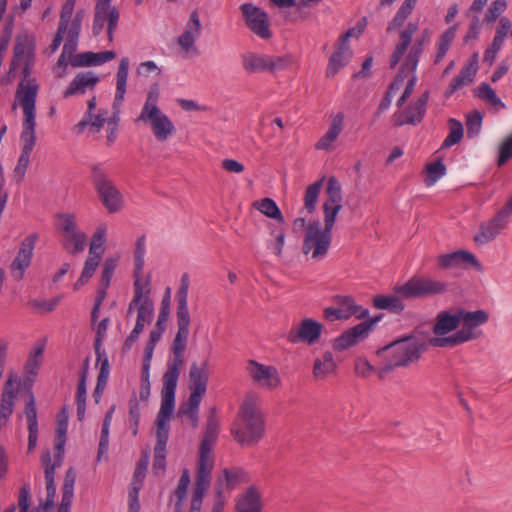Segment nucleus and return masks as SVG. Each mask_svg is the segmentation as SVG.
<instances>
[{
  "instance_id": "f257e3e1",
  "label": "nucleus",
  "mask_w": 512,
  "mask_h": 512,
  "mask_svg": "<svg viewBox=\"0 0 512 512\" xmlns=\"http://www.w3.org/2000/svg\"><path fill=\"white\" fill-rule=\"evenodd\" d=\"M431 346L416 335L410 334L392 341L388 345L377 350L380 358V367L377 369L378 377L382 380L389 373L398 368H408L416 364L423 353Z\"/></svg>"
},
{
  "instance_id": "f03ea898",
  "label": "nucleus",
  "mask_w": 512,
  "mask_h": 512,
  "mask_svg": "<svg viewBox=\"0 0 512 512\" xmlns=\"http://www.w3.org/2000/svg\"><path fill=\"white\" fill-rule=\"evenodd\" d=\"M219 423L212 410L208 416L205 431L199 447L197 475L189 512H200L205 492L210 486L213 458L211 451L218 439Z\"/></svg>"
},
{
  "instance_id": "7ed1b4c3",
  "label": "nucleus",
  "mask_w": 512,
  "mask_h": 512,
  "mask_svg": "<svg viewBox=\"0 0 512 512\" xmlns=\"http://www.w3.org/2000/svg\"><path fill=\"white\" fill-rule=\"evenodd\" d=\"M258 401L259 397L256 393H247L231 427L234 439L241 446H254L264 436L265 420L258 407Z\"/></svg>"
},
{
  "instance_id": "20e7f679",
  "label": "nucleus",
  "mask_w": 512,
  "mask_h": 512,
  "mask_svg": "<svg viewBox=\"0 0 512 512\" xmlns=\"http://www.w3.org/2000/svg\"><path fill=\"white\" fill-rule=\"evenodd\" d=\"M209 375L207 372V361L201 366L192 363L189 370V390L190 395L185 403H182L178 409V415L187 416L193 427L198 425V411L201 400L207 390Z\"/></svg>"
},
{
  "instance_id": "39448f33",
  "label": "nucleus",
  "mask_w": 512,
  "mask_h": 512,
  "mask_svg": "<svg viewBox=\"0 0 512 512\" xmlns=\"http://www.w3.org/2000/svg\"><path fill=\"white\" fill-rule=\"evenodd\" d=\"M460 321L463 323V328L448 337H431L429 343L433 347H455L467 341L477 338V335L472 330L480 325L485 324L489 315L484 310L467 311L459 309Z\"/></svg>"
},
{
  "instance_id": "423d86ee",
  "label": "nucleus",
  "mask_w": 512,
  "mask_h": 512,
  "mask_svg": "<svg viewBox=\"0 0 512 512\" xmlns=\"http://www.w3.org/2000/svg\"><path fill=\"white\" fill-rule=\"evenodd\" d=\"M36 115H34L33 99L30 95L25 96L23 101V121L20 140L22 151L15 167V172L24 176L30 162V155L36 144Z\"/></svg>"
},
{
  "instance_id": "0eeeda50",
  "label": "nucleus",
  "mask_w": 512,
  "mask_h": 512,
  "mask_svg": "<svg viewBox=\"0 0 512 512\" xmlns=\"http://www.w3.org/2000/svg\"><path fill=\"white\" fill-rule=\"evenodd\" d=\"M188 289H189V276L187 273H184L180 280V286L176 293V301H177V326L178 330L175 335V338L172 342L171 350L172 352L184 353L187 340L189 336V326H190V314L188 310Z\"/></svg>"
},
{
  "instance_id": "6e6552de",
  "label": "nucleus",
  "mask_w": 512,
  "mask_h": 512,
  "mask_svg": "<svg viewBox=\"0 0 512 512\" xmlns=\"http://www.w3.org/2000/svg\"><path fill=\"white\" fill-rule=\"evenodd\" d=\"M90 169L92 185L104 207L110 213L120 211L123 206V197L107 171L101 164H92Z\"/></svg>"
},
{
  "instance_id": "1a4fd4ad",
  "label": "nucleus",
  "mask_w": 512,
  "mask_h": 512,
  "mask_svg": "<svg viewBox=\"0 0 512 512\" xmlns=\"http://www.w3.org/2000/svg\"><path fill=\"white\" fill-rule=\"evenodd\" d=\"M241 64L247 74L265 72L273 74L287 69L292 64V57L245 52L241 55Z\"/></svg>"
},
{
  "instance_id": "9d476101",
  "label": "nucleus",
  "mask_w": 512,
  "mask_h": 512,
  "mask_svg": "<svg viewBox=\"0 0 512 512\" xmlns=\"http://www.w3.org/2000/svg\"><path fill=\"white\" fill-rule=\"evenodd\" d=\"M331 240V231L322 229L320 222L317 220L310 221L306 229L302 251L304 254L312 252L313 259H322L328 253Z\"/></svg>"
},
{
  "instance_id": "9b49d317",
  "label": "nucleus",
  "mask_w": 512,
  "mask_h": 512,
  "mask_svg": "<svg viewBox=\"0 0 512 512\" xmlns=\"http://www.w3.org/2000/svg\"><path fill=\"white\" fill-rule=\"evenodd\" d=\"M59 230L62 232V245L73 255L84 251L87 236L78 229L76 217L72 213L57 214Z\"/></svg>"
},
{
  "instance_id": "f8f14e48",
  "label": "nucleus",
  "mask_w": 512,
  "mask_h": 512,
  "mask_svg": "<svg viewBox=\"0 0 512 512\" xmlns=\"http://www.w3.org/2000/svg\"><path fill=\"white\" fill-rule=\"evenodd\" d=\"M394 291L406 299L423 298L446 291V284L425 277H412L406 283L396 286Z\"/></svg>"
},
{
  "instance_id": "ddd939ff",
  "label": "nucleus",
  "mask_w": 512,
  "mask_h": 512,
  "mask_svg": "<svg viewBox=\"0 0 512 512\" xmlns=\"http://www.w3.org/2000/svg\"><path fill=\"white\" fill-rule=\"evenodd\" d=\"M239 9L245 25L253 34L264 40L273 36L266 11L253 3H244Z\"/></svg>"
},
{
  "instance_id": "4468645a",
  "label": "nucleus",
  "mask_w": 512,
  "mask_h": 512,
  "mask_svg": "<svg viewBox=\"0 0 512 512\" xmlns=\"http://www.w3.org/2000/svg\"><path fill=\"white\" fill-rule=\"evenodd\" d=\"M380 318L381 316H376L349 328L334 340L333 349L342 352L364 340Z\"/></svg>"
},
{
  "instance_id": "2eb2a0df",
  "label": "nucleus",
  "mask_w": 512,
  "mask_h": 512,
  "mask_svg": "<svg viewBox=\"0 0 512 512\" xmlns=\"http://www.w3.org/2000/svg\"><path fill=\"white\" fill-rule=\"evenodd\" d=\"M326 194L327 199L323 204L324 229L332 232L336 217L342 208L341 184L334 176L328 179Z\"/></svg>"
},
{
  "instance_id": "dca6fc26",
  "label": "nucleus",
  "mask_w": 512,
  "mask_h": 512,
  "mask_svg": "<svg viewBox=\"0 0 512 512\" xmlns=\"http://www.w3.org/2000/svg\"><path fill=\"white\" fill-rule=\"evenodd\" d=\"M20 64L23 65L22 69V81L20 82L18 89L16 91L15 102H18L20 106L23 108V101L25 96L30 95L33 99V107H34V115H36V98L38 93V84L36 78L31 77L34 65H35V57H30L27 60L21 61ZM16 108V103L13 104V109Z\"/></svg>"
},
{
  "instance_id": "f3484780",
  "label": "nucleus",
  "mask_w": 512,
  "mask_h": 512,
  "mask_svg": "<svg viewBox=\"0 0 512 512\" xmlns=\"http://www.w3.org/2000/svg\"><path fill=\"white\" fill-rule=\"evenodd\" d=\"M246 370L253 382L260 387L273 390L281 385L279 373L274 366L263 365L255 360H249Z\"/></svg>"
},
{
  "instance_id": "a211bd4d",
  "label": "nucleus",
  "mask_w": 512,
  "mask_h": 512,
  "mask_svg": "<svg viewBox=\"0 0 512 512\" xmlns=\"http://www.w3.org/2000/svg\"><path fill=\"white\" fill-rule=\"evenodd\" d=\"M137 121L148 122L158 141H166L175 131L172 121L160 108H152L148 113H140Z\"/></svg>"
},
{
  "instance_id": "6ab92c4d",
  "label": "nucleus",
  "mask_w": 512,
  "mask_h": 512,
  "mask_svg": "<svg viewBox=\"0 0 512 512\" xmlns=\"http://www.w3.org/2000/svg\"><path fill=\"white\" fill-rule=\"evenodd\" d=\"M323 326L312 318L303 319L297 327H293L287 334V340L290 343L305 342L309 345L318 341L321 336Z\"/></svg>"
},
{
  "instance_id": "aec40b11",
  "label": "nucleus",
  "mask_w": 512,
  "mask_h": 512,
  "mask_svg": "<svg viewBox=\"0 0 512 512\" xmlns=\"http://www.w3.org/2000/svg\"><path fill=\"white\" fill-rule=\"evenodd\" d=\"M36 240V234L27 236L22 241L15 259L10 264L11 276L16 281H19L23 278L25 270L30 266Z\"/></svg>"
},
{
  "instance_id": "412c9836",
  "label": "nucleus",
  "mask_w": 512,
  "mask_h": 512,
  "mask_svg": "<svg viewBox=\"0 0 512 512\" xmlns=\"http://www.w3.org/2000/svg\"><path fill=\"white\" fill-rule=\"evenodd\" d=\"M175 399L161 396V407L157 414V431L155 447L166 448L169 438V420L173 413Z\"/></svg>"
},
{
  "instance_id": "4be33fe9",
  "label": "nucleus",
  "mask_w": 512,
  "mask_h": 512,
  "mask_svg": "<svg viewBox=\"0 0 512 512\" xmlns=\"http://www.w3.org/2000/svg\"><path fill=\"white\" fill-rule=\"evenodd\" d=\"M173 359L168 362L162 382L161 396L174 398L177 382L181 373V367L184 364V353L172 352Z\"/></svg>"
},
{
  "instance_id": "5701e85b",
  "label": "nucleus",
  "mask_w": 512,
  "mask_h": 512,
  "mask_svg": "<svg viewBox=\"0 0 512 512\" xmlns=\"http://www.w3.org/2000/svg\"><path fill=\"white\" fill-rule=\"evenodd\" d=\"M429 96L430 93L428 90L423 92L422 95L414 104H411L408 107H406L402 114L395 118L394 124L396 126H403L405 124H419L426 113V107L427 102L429 100Z\"/></svg>"
},
{
  "instance_id": "b1692460",
  "label": "nucleus",
  "mask_w": 512,
  "mask_h": 512,
  "mask_svg": "<svg viewBox=\"0 0 512 512\" xmlns=\"http://www.w3.org/2000/svg\"><path fill=\"white\" fill-rule=\"evenodd\" d=\"M508 219L501 213H497L489 221L483 222L479 226V232L474 236V242L478 245H484L494 240L497 235L508 224Z\"/></svg>"
},
{
  "instance_id": "393cba45",
  "label": "nucleus",
  "mask_w": 512,
  "mask_h": 512,
  "mask_svg": "<svg viewBox=\"0 0 512 512\" xmlns=\"http://www.w3.org/2000/svg\"><path fill=\"white\" fill-rule=\"evenodd\" d=\"M262 510V494L257 486L251 485L244 492L237 495L235 512H262Z\"/></svg>"
},
{
  "instance_id": "a878e982",
  "label": "nucleus",
  "mask_w": 512,
  "mask_h": 512,
  "mask_svg": "<svg viewBox=\"0 0 512 512\" xmlns=\"http://www.w3.org/2000/svg\"><path fill=\"white\" fill-rule=\"evenodd\" d=\"M13 52V58L8 71L9 77H14L15 70L20 65L21 61L27 60L30 57H35L34 41L27 35L18 36L16 38Z\"/></svg>"
},
{
  "instance_id": "bb28decb",
  "label": "nucleus",
  "mask_w": 512,
  "mask_h": 512,
  "mask_svg": "<svg viewBox=\"0 0 512 512\" xmlns=\"http://www.w3.org/2000/svg\"><path fill=\"white\" fill-rule=\"evenodd\" d=\"M432 33L429 29H424L419 37L415 40L414 44L411 46V49L402 64V70H410L414 73L417 69L420 56L424 51V48L431 41Z\"/></svg>"
},
{
  "instance_id": "cd10ccee",
  "label": "nucleus",
  "mask_w": 512,
  "mask_h": 512,
  "mask_svg": "<svg viewBox=\"0 0 512 512\" xmlns=\"http://www.w3.org/2000/svg\"><path fill=\"white\" fill-rule=\"evenodd\" d=\"M99 77L92 71L80 72L70 82L63 95L68 98L77 94H84L87 90H92L99 82Z\"/></svg>"
},
{
  "instance_id": "c85d7f7f",
  "label": "nucleus",
  "mask_w": 512,
  "mask_h": 512,
  "mask_svg": "<svg viewBox=\"0 0 512 512\" xmlns=\"http://www.w3.org/2000/svg\"><path fill=\"white\" fill-rule=\"evenodd\" d=\"M461 263H468L478 271L482 270V265L475 255L466 250H458L452 253L442 254L438 257V265L444 269L456 267Z\"/></svg>"
},
{
  "instance_id": "c756f323",
  "label": "nucleus",
  "mask_w": 512,
  "mask_h": 512,
  "mask_svg": "<svg viewBox=\"0 0 512 512\" xmlns=\"http://www.w3.org/2000/svg\"><path fill=\"white\" fill-rule=\"evenodd\" d=\"M460 322L459 309L453 314L447 310H443L437 314L432 331L437 336L447 337L446 335L448 333L459 327Z\"/></svg>"
},
{
  "instance_id": "7c9ffc66",
  "label": "nucleus",
  "mask_w": 512,
  "mask_h": 512,
  "mask_svg": "<svg viewBox=\"0 0 512 512\" xmlns=\"http://www.w3.org/2000/svg\"><path fill=\"white\" fill-rule=\"evenodd\" d=\"M116 57L114 51H102L98 53L83 52L74 55L70 59V64L73 67H91L104 64L113 60Z\"/></svg>"
},
{
  "instance_id": "2f4dec72",
  "label": "nucleus",
  "mask_w": 512,
  "mask_h": 512,
  "mask_svg": "<svg viewBox=\"0 0 512 512\" xmlns=\"http://www.w3.org/2000/svg\"><path fill=\"white\" fill-rule=\"evenodd\" d=\"M201 29L199 14L194 10L190 14L184 32L178 37L180 47L185 51H189L193 47L196 38L200 35Z\"/></svg>"
},
{
  "instance_id": "473e14b6",
  "label": "nucleus",
  "mask_w": 512,
  "mask_h": 512,
  "mask_svg": "<svg viewBox=\"0 0 512 512\" xmlns=\"http://www.w3.org/2000/svg\"><path fill=\"white\" fill-rule=\"evenodd\" d=\"M418 29V24L409 22L404 30L400 32L399 43L396 45L391 57L390 67L395 68L412 42L413 35Z\"/></svg>"
},
{
  "instance_id": "72a5a7b5",
  "label": "nucleus",
  "mask_w": 512,
  "mask_h": 512,
  "mask_svg": "<svg viewBox=\"0 0 512 512\" xmlns=\"http://www.w3.org/2000/svg\"><path fill=\"white\" fill-rule=\"evenodd\" d=\"M352 51L348 45L340 44L337 51L334 52L326 70V76L334 77L351 59Z\"/></svg>"
},
{
  "instance_id": "f704fd0d",
  "label": "nucleus",
  "mask_w": 512,
  "mask_h": 512,
  "mask_svg": "<svg viewBox=\"0 0 512 512\" xmlns=\"http://www.w3.org/2000/svg\"><path fill=\"white\" fill-rule=\"evenodd\" d=\"M337 371V364L334 361L333 354L326 351L321 358L314 361L313 376L316 380H324Z\"/></svg>"
},
{
  "instance_id": "c9c22d12",
  "label": "nucleus",
  "mask_w": 512,
  "mask_h": 512,
  "mask_svg": "<svg viewBox=\"0 0 512 512\" xmlns=\"http://www.w3.org/2000/svg\"><path fill=\"white\" fill-rule=\"evenodd\" d=\"M344 115L338 113L332 120L328 131L318 140L315 145L317 150H327L343 130Z\"/></svg>"
},
{
  "instance_id": "e433bc0d",
  "label": "nucleus",
  "mask_w": 512,
  "mask_h": 512,
  "mask_svg": "<svg viewBox=\"0 0 512 512\" xmlns=\"http://www.w3.org/2000/svg\"><path fill=\"white\" fill-rule=\"evenodd\" d=\"M134 296L131 302L128 305L126 316L130 317L134 310L138 311L141 304H143L144 300H148L150 293V277L148 276L145 281L143 280H134L133 284Z\"/></svg>"
},
{
  "instance_id": "4c0bfd02",
  "label": "nucleus",
  "mask_w": 512,
  "mask_h": 512,
  "mask_svg": "<svg viewBox=\"0 0 512 512\" xmlns=\"http://www.w3.org/2000/svg\"><path fill=\"white\" fill-rule=\"evenodd\" d=\"M129 72V59L123 57L120 60L117 75H116V93L114 98V106L121 105L126 93V85Z\"/></svg>"
},
{
  "instance_id": "58836bf2",
  "label": "nucleus",
  "mask_w": 512,
  "mask_h": 512,
  "mask_svg": "<svg viewBox=\"0 0 512 512\" xmlns=\"http://www.w3.org/2000/svg\"><path fill=\"white\" fill-rule=\"evenodd\" d=\"M457 28L458 24H454L440 35L437 43V53L435 55L434 64H438L444 59L456 37Z\"/></svg>"
},
{
  "instance_id": "ea45409f",
  "label": "nucleus",
  "mask_w": 512,
  "mask_h": 512,
  "mask_svg": "<svg viewBox=\"0 0 512 512\" xmlns=\"http://www.w3.org/2000/svg\"><path fill=\"white\" fill-rule=\"evenodd\" d=\"M218 479L222 480V484L225 482L226 488L228 490H232L238 485L248 482L249 476L244 470L240 468H224L222 470V477H219Z\"/></svg>"
},
{
  "instance_id": "a19ab883",
  "label": "nucleus",
  "mask_w": 512,
  "mask_h": 512,
  "mask_svg": "<svg viewBox=\"0 0 512 512\" xmlns=\"http://www.w3.org/2000/svg\"><path fill=\"white\" fill-rule=\"evenodd\" d=\"M475 75L476 73L473 72V68H467L464 66L460 70L459 74L451 80L447 90L444 93L445 97H450L455 91H457L461 87L472 83Z\"/></svg>"
},
{
  "instance_id": "79ce46f5",
  "label": "nucleus",
  "mask_w": 512,
  "mask_h": 512,
  "mask_svg": "<svg viewBox=\"0 0 512 512\" xmlns=\"http://www.w3.org/2000/svg\"><path fill=\"white\" fill-rule=\"evenodd\" d=\"M373 304L377 309H385L392 313H401L405 305L395 295H377L373 299Z\"/></svg>"
},
{
  "instance_id": "37998d69",
  "label": "nucleus",
  "mask_w": 512,
  "mask_h": 512,
  "mask_svg": "<svg viewBox=\"0 0 512 512\" xmlns=\"http://www.w3.org/2000/svg\"><path fill=\"white\" fill-rule=\"evenodd\" d=\"M253 207L263 213L265 216L277 220L279 223H284L283 215L277 206L276 202L271 198H263L253 202Z\"/></svg>"
},
{
  "instance_id": "c03bdc74",
  "label": "nucleus",
  "mask_w": 512,
  "mask_h": 512,
  "mask_svg": "<svg viewBox=\"0 0 512 512\" xmlns=\"http://www.w3.org/2000/svg\"><path fill=\"white\" fill-rule=\"evenodd\" d=\"M145 241L146 236L141 235L136 240L135 250H134V272L133 277L134 280H142V272L145 264L144 256H145Z\"/></svg>"
},
{
  "instance_id": "a18cd8bd",
  "label": "nucleus",
  "mask_w": 512,
  "mask_h": 512,
  "mask_svg": "<svg viewBox=\"0 0 512 512\" xmlns=\"http://www.w3.org/2000/svg\"><path fill=\"white\" fill-rule=\"evenodd\" d=\"M448 125H449V134L445 138V140L443 141V143L441 145L442 149L450 148L451 146L459 143L461 141V139L463 138L464 129H463V125L460 121H458L454 118H451L448 121Z\"/></svg>"
},
{
  "instance_id": "49530a36",
  "label": "nucleus",
  "mask_w": 512,
  "mask_h": 512,
  "mask_svg": "<svg viewBox=\"0 0 512 512\" xmlns=\"http://www.w3.org/2000/svg\"><path fill=\"white\" fill-rule=\"evenodd\" d=\"M323 179H320L309 185L304 194V209L309 213H313L322 188Z\"/></svg>"
},
{
  "instance_id": "de8ad7c7",
  "label": "nucleus",
  "mask_w": 512,
  "mask_h": 512,
  "mask_svg": "<svg viewBox=\"0 0 512 512\" xmlns=\"http://www.w3.org/2000/svg\"><path fill=\"white\" fill-rule=\"evenodd\" d=\"M334 301L342 310H348L349 317L351 315H357L358 318L368 316V310L363 309L361 306H357L351 296H336Z\"/></svg>"
},
{
  "instance_id": "09e8293b",
  "label": "nucleus",
  "mask_w": 512,
  "mask_h": 512,
  "mask_svg": "<svg viewBox=\"0 0 512 512\" xmlns=\"http://www.w3.org/2000/svg\"><path fill=\"white\" fill-rule=\"evenodd\" d=\"M153 312L154 304L149 297L148 300H144L143 304H141V307H139L137 312L136 324L134 327L143 331L145 324L150 323L152 321Z\"/></svg>"
},
{
  "instance_id": "8fccbe9b",
  "label": "nucleus",
  "mask_w": 512,
  "mask_h": 512,
  "mask_svg": "<svg viewBox=\"0 0 512 512\" xmlns=\"http://www.w3.org/2000/svg\"><path fill=\"white\" fill-rule=\"evenodd\" d=\"M427 176L424 180L427 186L434 185L446 173V166L441 160L429 163L426 166Z\"/></svg>"
},
{
  "instance_id": "3c124183",
  "label": "nucleus",
  "mask_w": 512,
  "mask_h": 512,
  "mask_svg": "<svg viewBox=\"0 0 512 512\" xmlns=\"http://www.w3.org/2000/svg\"><path fill=\"white\" fill-rule=\"evenodd\" d=\"M476 96L494 106L505 108V104L496 95L495 91L488 83H482L478 87Z\"/></svg>"
},
{
  "instance_id": "603ef678",
  "label": "nucleus",
  "mask_w": 512,
  "mask_h": 512,
  "mask_svg": "<svg viewBox=\"0 0 512 512\" xmlns=\"http://www.w3.org/2000/svg\"><path fill=\"white\" fill-rule=\"evenodd\" d=\"M139 422L140 407L135 394H133V396L129 400V426L134 436H136L138 433Z\"/></svg>"
},
{
  "instance_id": "864d4df0",
  "label": "nucleus",
  "mask_w": 512,
  "mask_h": 512,
  "mask_svg": "<svg viewBox=\"0 0 512 512\" xmlns=\"http://www.w3.org/2000/svg\"><path fill=\"white\" fill-rule=\"evenodd\" d=\"M482 125V115L479 111H473L467 116L466 127H467V136L469 138L477 135L481 129Z\"/></svg>"
},
{
  "instance_id": "5fc2aeb1",
  "label": "nucleus",
  "mask_w": 512,
  "mask_h": 512,
  "mask_svg": "<svg viewBox=\"0 0 512 512\" xmlns=\"http://www.w3.org/2000/svg\"><path fill=\"white\" fill-rule=\"evenodd\" d=\"M506 0H495L488 7L484 20L486 22H494L506 9Z\"/></svg>"
},
{
  "instance_id": "6e6d98bb",
  "label": "nucleus",
  "mask_w": 512,
  "mask_h": 512,
  "mask_svg": "<svg viewBox=\"0 0 512 512\" xmlns=\"http://www.w3.org/2000/svg\"><path fill=\"white\" fill-rule=\"evenodd\" d=\"M25 416L28 427H38L37 410L33 393L29 392V398L25 405Z\"/></svg>"
},
{
  "instance_id": "4d7b16f0",
  "label": "nucleus",
  "mask_w": 512,
  "mask_h": 512,
  "mask_svg": "<svg viewBox=\"0 0 512 512\" xmlns=\"http://www.w3.org/2000/svg\"><path fill=\"white\" fill-rule=\"evenodd\" d=\"M88 362L89 359L86 358L77 386L76 403H86V380L88 375Z\"/></svg>"
},
{
  "instance_id": "13d9d810",
  "label": "nucleus",
  "mask_w": 512,
  "mask_h": 512,
  "mask_svg": "<svg viewBox=\"0 0 512 512\" xmlns=\"http://www.w3.org/2000/svg\"><path fill=\"white\" fill-rule=\"evenodd\" d=\"M117 267V260L114 258H107L103 264V270L101 275L100 283L104 285V287H109L111 278L114 274V271Z\"/></svg>"
},
{
  "instance_id": "bf43d9fd",
  "label": "nucleus",
  "mask_w": 512,
  "mask_h": 512,
  "mask_svg": "<svg viewBox=\"0 0 512 512\" xmlns=\"http://www.w3.org/2000/svg\"><path fill=\"white\" fill-rule=\"evenodd\" d=\"M512 157V133L508 135L499 147L498 166L504 165Z\"/></svg>"
},
{
  "instance_id": "052dcab7",
  "label": "nucleus",
  "mask_w": 512,
  "mask_h": 512,
  "mask_svg": "<svg viewBox=\"0 0 512 512\" xmlns=\"http://www.w3.org/2000/svg\"><path fill=\"white\" fill-rule=\"evenodd\" d=\"M56 463L47 464L45 467L46 491L49 497H55L56 485L54 481Z\"/></svg>"
},
{
  "instance_id": "680f3d73",
  "label": "nucleus",
  "mask_w": 512,
  "mask_h": 512,
  "mask_svg": "<svg viewBox=\"0 0 512 512\" xmlns=\"http://www.w3.org/2000/svg\"><path fill=\"white\" fill-rule=\"evenodd\" d=\"M100 262V254L94 256L89 254L82 271V280H89L95 273Z\"/></svg>"
},
{
  "instance_id": "e2e57ef3",
  "label": "nucleus",
  "mask_w": 512,
  "mask_h": 512,
  "mask_svg": "<svg viewBox=\"0 0 512 512\" xmlns=\"http://www.w3.org/2000/svg\"><path fill=\"white\" fill-rule=\"evenodd\" d=\"M158 98L159 86L158 84H153L148 91L147 98L141 110V113H148L152 108H159L157 106Z\"/></svg>"
},
{
  "instance_id": "0e129e2a",
  "label": "nucleus",
  "mask_w": 512,
  "mask_h": 512,
  "mask_svg": "<svg viewBox=\"0 0 512 512\" xmlns=\"http://www.w3.org/2000/svg\"><path fill=\"white\" fill-rule=\"evenodd\" d=\"M74 3L75 0H67L66 3L62 6L58 23V27H60L61 30L68 29L69 21L74 10Z\"/></svg>"
},
{
  "instance_id": "69168bd1",
  "label": "nucleus",
  "mask_w": 512,
  "mask_h": 512,
  "mask_svg": "<svg viewBox=\"0 0 512 512\" xmlns=\"http://www.w3.org/2000/svg\"><path fill=\"white\" fill-rule=\"evenodd\" d=\"M106 232L107 228L105 225H100L96 228L89 248L90 255L95 253V247L103 246L104 242L106 241Z\"/></svg>"
},
{
  "instance_id": "338daca9",
  "label": "nucleus",
  "mask_w": 512,
  "mask_h": 512,
  "mask_svg": "<svg viewBox=\"0 0 512 512\" xmlns=\"http://www.w3.org/2000/svg\"><path fill=\"white\" fill-rule=\"evenodd\" d=\"M222 480L217 479L215 485V501L211 512H223L226 499L223 495Z\"/></svg>"
},
{
  "instance_id": "774afa93",
  "label": "nucleus",
  "mask_w": 512,
  "mask_h": 512,
  "mask_svg": "<svg viewBox=\"0 0 512 512\" xmlns=\"http://www.w3.org/2000/svg\"><path fill=\"white\" fill-rule=\"evenodd\" d=\"M18 507L19 512H29L30 486L27 483H25L19 490Z\"/></svg>"
}]
</instances>
